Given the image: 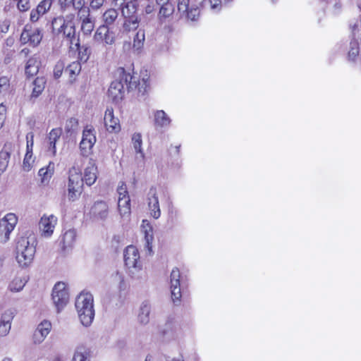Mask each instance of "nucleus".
<instances>
[{"label":"nucleus","instance_id":"1","mask_svg":"<svg viewBox=\"0 0 361 361\" xmlns=\"http://www.w3.org/2000/svg\"><path fill=\"white\" fill-rule=\"evenodd\" d=\"M37 244V238L32 233L17 238L16 258L20 267H26L32 263L36 252Z\"/></svg>","mask_w":361,"mask_h":361},{"label":"nucleus","instance_id":"2","mask_svg":"<svg viewBox=\"0 0 361 361\" xmlns=\"http://www.w3.org/2000/svg\"><path fill=\"white\" fill-rule=\"evenodd\" d=\"M75 305L82 324L90 326L94 318L93 295L90 293H81L76 298Z\"/></svg>","mask_w":361,"mask_h":361},{"label":"nucleus","instance_id":"3","mask_svg":"<svg viewBox=\"0 0 361 361\" xmlns=\"http://www.w3.org/2000/svg\"><path fill=\"white\" fill-rule=\"evenodd\" d=\"M84 180L78 168L73 166L69 170L68 177V197L71 201H75L82 193Z\"/></svg>","mask_w":361,"mask_h":361},{"label":"nucleus","instance_id":"4","mask_svg":"<svg viewBox=\"0 0 361 361\" xmlns=\"http://www.w3.org/2000/svg\"><path fill=\"white\" fill-rule=\"evenodd\" d=\"M51 298L57 312H60L69 300V293L66 283L63 282L56 283L53 288Z\"/></svg>","mask_w":361,"mask_h":361},{"label":"nucleus","instance_id":"5","mask_svg":"<svg viewBox=\"0 0 361 361\" xmlns=\"http://www.w3.org/2000/svg\"><path fill=\"white\" fill-rule=\"evenodd\" d=\"M170 283L172 300L175 305H178L182 297L181 290L184 284V279L177 267L173 268L171 271Z\"/></svg>","mask_w":361,"mask_h":361},{"label":"nucleus","instance_id":"6","mask_svg":"<svg viewBox=\"0 0 361 361\" xmlns=\"http://www.w3.org/2000/svg\"><path fill=\"white\" fill-rule=\"evenodd\" d=\"M18 223V217L13 213H8L0 219V243H5L9 238Z\"/></svg>","mask_w":361,"mask_h":361},{"label":"nucleus","instance_id":"7","mask_svg":"<svg viewBox=\"0 0 361 361\" xmlns=\"http://www.w3.org/2000/svg\"><path fill=\"white\" fill-rule=\"evenodd\" d=\"M189 2L190 0H178L177 5L178 11L180 13V18L188 20L196 21L200 14V5L197 3L194 6H190Z\"/></svg>","mask_w":361,"mask_h":361},{"label":"nucleus","instance_id":"8","mask_svg":"<svg viewBox=\"0 0 361 361\" xmlns=\"http://www.w3.org/2000/svg\"><path fill=\"white\" fill-rule=\"evenodd\" d=\"M95 142L94 129L92 127L86 126L83 130L82 140L80 143V149L82 157H87L91 153Z\"/></svg>","mask_w":361,"mask_h":361},{"label":"nucleus","instance_id":"9","mask_svg":"<svg viewBox=\"0 0 361 361\" xmlns=\"http://www.w3.org/2000/svg\"><path fill=\"white\" fill-rule=\"evenodd\" d=\"M74 18L73 14L66 15V22L59 32V34H62L63 37L69 42L70 48L71 49H73L74 42L80 39L79 35H76Z\"/></svg>","mask_w":361,"mask_h":361},{"label":"nucleus","instance_id":"10","mask_svg":"<svg viewBox=\"0 0 361 361\" xmlns=\"http://www.w3.org/2000/svg\"><path fill=\"white\" fill-rule=\"evenodd\" d=\"M125 265L129 269L139 271L142 269V263L140 260V254L136 247L129 245L123 252Z\"/></svg>","mask_w":361,"mask_h":361},{"label":"nucleus","instance_id":"11","mask_svg":"<svg viewBox=\"0 0 361 361\" xmlns=\"http://www.w3.org/2000/svg\"><path fill=\"white\" fill-rule=\"evenodd\" d=\"M42 37L41 29L32 28L30 26L25 25L20 35V40L23 44L30 43L32 46L37 47L42 41Z\"/></svg>","mask_w":361,"mask_h":361},{"label":"nucleus","instance_id":"12","mask_svg":"<svg viewBox=\"0 0 361 361\" xmlns=\"http://www.w3.org/2000/svg\"><path fill=\"white\" fill-rule=\"evenodd\" d=\"M112 5L118 10H121V14L124 18L134 16V14L137 11V6L132 1H126V0H114Z\"/></svg>","mask_w":361,"mask_h":361},{"label":"nucleus","instance_id":"13","mask_svg":"<svg viewBox=\"0 0 361 361\" xmlns=\"http://www.w3.org/2000/svg\"><path fill=\"white\" fill-rule=\"evenodd\" d=\"M147 204L149 209L151 211V215L154 219H158L161 215V211L157 189L154 187H151L147 193Z\"/></svg>","mask_w":361,"mask_h":361},{"label":"nucleus","instance_id":"14","mask_svg":"<svg viewBox=\"0 0 361 361\" xmlns=\"http://www.w3.org/2000/svg\"><path fill=\"white\" fill-rule=\"evenodd\" d=\"M108 96L115 103H118L124 97V84L122 83L121 80L115 78L111 82L110 87L108 90Z\"/></svg>","mask_w":361,"mask_h":361},{"label":"nucleus","instance_id":"15","mask_svg":"<svg viewBox=\"0 0 361 361\" xmlns=\"http://www.w3.org/2000/svg\"><path fill=\"white\" fill-rule=\"evenodd\" d=\"M142 230L144 233V247L149 255L153 254L152 243L154 241L153 228L147 220H143Z\"/></svg>","mask_w":361,"mask_h":361},{"label":"nucleus","instance_id":"16","mask_svg":"<svg viewBox=\"0 0 361 361\" xmlns=\"http://www.w3.org/2000/svg\"><path fill=\"white\" fill-rule=\"evenodd\" d=\"M57 223V218L54 215L49 216H43L39 221V228L42 235L44 237H49L54 232V229Z\"/></svg>","mask_w":361,"mask_h":361},{"label":"nucleus","instance_id":"17","mask_svg":"<svg viewBox=\"0 0 361 361\" xmlns=\"http://www.w3.org/2000/svg\"><path fill=\"white\" fill-rule=\"evenodd\" d=\"M15 315V311L8 309L4 311L0 317V336H6L11 328V322Z\"/></svg>","mask_w":361,"mask_h":361},{"label":"nucleus","instance_id":"18","mask_svg":"<svg viewBox=\"0 0 361 361\" xmlns=\"http://www.w3.org/2000/svg\"><path fill=\"white\" fill-rule=\"evenodd\" d=\"M157 4L160 6L157 15L158 20L161 23H164L166 19H169L174 13L176 9V2L173 1Z\"/></svg>","mask_w":361,"mask_h":361},{"label":"nucleus","instance_id":"19","mask_svg":"<svg viewBox=\"0 0 361 361\" xmlns=\"http://www.w3.org/2000/svg\"><path fill=\"white\" fill-rule=\"evenodd\" d=\"M115 77L118 79V80H121L122 83L124 84V86H126L128 90L137 87V84L135 77L131 75L130 73H127L122 67L118 68L116 71Z\"/></svg>","mask_w":361,"mask_h":361},{"label":"nucleus","instance_id":"20","mask_svg":"<svg viewBox=\"0 0 361 361\" xmlns=\"http://www.w3.org/2000/svg\"><path fill=\"white\" fill-rule=\"evenodd\" d=\"M90 214L97 219L104 220L109 214V206L104 201H97L91 207Z\"/></svg>","mask_w":361,"mask_h":361},{"label":"nucleus","instance_id":"21","mask_svg":"<svg viewBox=\"0 0 361 361\" xmlns=\"http://www.w3.org/2000/svg\"><path fill=\"white\" fill-rule=\"evenodd\" d=\"M51 329V324L49 322L44 320L42 322L35 331L33 334V341L35 343H42L47 335L49 334Z\"/></svg>","mask_w":361,"mask_h":361},{"label":"nucleus","instance_id":"22","mask_svg":"<svg viewBox=\"0 0 361 361\" xmlns=\"http://www.w3.org/2000/svg\"><path fill=\"white\" fill-rule=\"evenodd\" d=\"M104 124L106 130L110 133H117L120 130L121 127L118 119L114 116L112 109H107L104 114Z\"/></svg>","mask_w":361,"mask_h":361},{"label":"nucleus","instance_id":"23","mask_svg":"<svg viewBox=\"0 0 361 361\" xmlns=\"http://www.w3.org/2000/svg\"><path fill=\"white\" fill-rule=\"evenodd\" d=\"M87 13L80 17L81 31L85 35H90L94 28L95 18L90 16L89 8H87Z\"/></svg>","mask_w":361,"mask_h":361},{"label":"nucleus","instance_id":"24","mask_svg":"<svg viewBox=\"0 0 361 361\" xmlns=\"http://www.w3.org/2000/svg\"><path fill=\"white\" fill-rule=\"evenodd\" d=\"M151 310L152 306L148 300H145L141 303L138 314V321L140 323L142 324L149 323Z\"/></svg>","mask_w":361,"mask_h":361},{"label":"nucleus","instance_id":"25","mask_svg":"<svg viewBox=\"0 0 361 361\" xmlns=\"http://www.w3.org/2000/svg\"><path fill=\"white\" fill-rule=\"evenodd\" d=\"M78 51V59L82 62H87L91 54V49L87 44L80 45V39L74 42L73 49Z\"/></svg>","mask_w":361,"mask_h":361},{"label":"nucleus","instance_id":"26","mask_svg":"<svg viewBox=\"0 0 361 361\" xmlns=\"http://www.w3.org/2000/svg\"><path fill=\"white\" fill-rule=\"evenodd\" d=\"M62 134L61 128H54L52 129L48 135L49 140V150L52 152V154L54 156L56 153V144L57 141L59 140L61 135Z\"/></svg>","mask_w":361,"mask_h":361},{"label":"nucleus","instance_id":"27","mask_svg":"<svg viewBox=\"0 0 361 361\" xmlns=\"http://www.w3.org/2000/svg\"><path fill=\"white\" fill-rule=\"evenodd\" d=\"M97 166H95L94 164H90V166H87L85 169V171H84V177L83 178V180L85 181V183L90 186L92 185H93L97 177Z\"/></svg>","mask_w":361,"mask_h":361},{"label":"nucleus","instance_id":"28","mask_svg":"<svg viewBox=\"0 0 361 361\" xmlns=\"http://www.w3.org/2000/svg\"><path fill=\"white\" fill-rule=\"evenodd\" d=\"M76 239V231L75 229H69L63 235L61 243L62 249L65 250L66 248L71 247Z\"/></svg>","mask_w":361,"mask_h":361},{"label":"nucleus","instance_id":"29","mask_svg":"<svg viewBox=\"0 0 361 361\" xmlns=\"http://www.w3.org/2000/svg\"><path fill=\"white\" fill-rule=\"evenodd\" d=\"M171 119L163 110L157 111L154 114L156 127L165 128L170 125Z\"/></svg>","mask_w":361,"mask_h":361},{"label":"nucleus","instance_id":"30","mask_svg":"<svg viewBox=\"0 0 361 361\" xmlns=\"http://www.w3.org/2000/svg\"><path fill=\"white\" fill-rule=\"evenodd\" d=\"M118 208L122 217L130 214V200L129 197H118Z\"/></svg>","mask_w":361,"mask_h":361},{"label":"nucleus","instance_id":"31","mask_svg":"<svg viewBox=\"0 0 361 361\" xmlns=\"http://www.w3.org/2000/svg\"><path fill=\"white\" fill-rule=\"evenodd\" d=\"M10 159V147L5 145L0 152V175L7 169Z\"/></svg>","mask_w":361,"mask_h":361},{"label":"nucleus","instance_id":"32","mask_svg":"<svg viewBox=\"0 0 361 361\" xmlns=\"http://www.w3.org/2000/svg\"><path fill=\"white\" fill-rule=\"evenodd\" d=\"M90 350L83 346H78L75 349L72 361H90Z\"/></svg>","mask_w":361,"mask_h":361},{"label":"nucleus","instance_id":"33","mask_svg":"<svg viewBox=\"0 0 361 361\" xmlns=\"http://www.w3.org/2000/svg\"><path fill=\"white\" fill-rule=\"evenodd\" d=\"M117 11L118 9L114 7L113 8L106 10L104 13L102 18L104 22V25L108 27L109 25H113L114 23L118 16Z\"/></svg>","mask_w":361,"mask_h":361},{"label":"nucleus","instance_id":"34","mask_svg":"<svg viewBox=\"0 0 361 361\" xmlns=\"http://www.w3.org/2000/svg\"><path fill=\"white\" fill-rule=\"evenodd\" d=\"M39 71L38 61L36 58H30L25 66V72L27 77L36 75Z\"/></svg>","mask_w":361,"mask_h":361},{"label":"nucleus","instance_id":"35","mask_svg":"<svg viewBox=\"0 0 361 361\" xmlns=\"http://www.w3.org/2000/svg\"><path fill=\"white\" fill-rule=\"evenodd\" d=\"M45 80L44 78H37L33 81V89L31 94V98H37L41 94L44 89Z\"/></svg>","mask_w":361,"mask_h":361},{"label":"nucleus","instance_id":"36","mask_svg":"<svg viewBox=\"0 0 361 361\" xmlns=\"http://www.w3.org/2000/svg\"><path fill=\"white\" fill-rule=\"evenodd\" d=\"M132 142L133 144V147L136 152V153L140 154L142 159H144L145 154L142 149V135L139 133H135L132 136Z\"/></svg>","mask_w":361,"mask_h":361},{"label":"nucleus","instance_id":"37","mask_svg":"<svg viewBox=\"0 0 361 361\" xmlns=\"http://www.w3.org/2000/svg\"><path fill=\"white\" fill-rule=\"evenodd\" d=\"M66 22V16L65 17L60 16L53 18V20H51V27L53 32L56 35H59L61 29H62Z\"/></svg>","mask_w":361,"mask_h":361},{"label":"nucleus","instance_id":"38","mask_svg":"<svg viewBox=\"0 0 361 361\" xmlns=\"http://www.w3.org/2000/svg\"><path fill=\"white\" fill-rule=\"evenodd\" d=\"M25 285V281L21 278L14 279L9 284L8 289L11 292H19L23 290Z\"/></svg>","mask_w":361,"mask_h":361},{"label":"nucleus","instance_id":"39","mask_svg":"<svg viewBox=\"0 0 361 361\" xmlns=\"http://www.w3.org/2000/svg\"><path fill=\"white\" fill-rule=\"evenodd\" d=\"M145 39V32L144 30H140L137 31L135 35L133 40V47L137 50L140 49L144 44V42Z\"/></svg>","mask_w":361,"mask_h":361},{"label":"nucleus","instance_id":"40","mask_svg":"<svg viewBox=\"0 0 361 361\" xmlns=\"http://www.w3.org/2000/svg\"><path fill=\"white\" fill-rule=\"evenodd\" d=\"M360 47L357 40L353 39L350 44V51L348 52V57L350 60L354 61L359 55Z\"/></svg>","mask_w":361,"mask_h":361},{"label":"nucleus","instance_id":"41","mask_svg":"<svg viewBox=\"0 0 361 361\" xmlns=\"http://www.w3.org/2000/svg\"><path fill=\"white\" fill-rule=\"evenodd\" d=\"M109 27L106 25H100L96 30L93 39L94 41H102L106 34L109 31Z\"/></svg>","mask_w":361,"mask_h":361},{"label":"nucleus","instance_id":"42","mask_svg":"<svg viewBox=\"0 0 361 361\" xmlns=\"http://www.w3.org/2000/svg\"><path fill=\"white\" fill-rule=\"evenodd\" d=\"M81 70L79 63L73 62L70 64L65 70V73L68 74L70 77L78 75Z\"/></svg>","mask_w":361,"mask_h":361},{"label":"nucleus","instance_id":"43","mask_svg":"<svg viewBox=\"0 0 361 361\" xmlns=\"http://www.w3.org/2000/svg\"><path fill=\"white\" fill-rule=\"evenodd\" d=\"M78 127V121L75 118H71L66 121L65 130L68 133L75 132Z\"/></svg>","mask_w":361,"mask_h":361},{"label":"nucleus","instance_id":"44","mask_svg":"<svg viewBox=\"0 0 361 361\" xmlns=\"http://www.w3.org/2000/svg\"><path fill=\"white\" fill-rule=\"evenodd\" d=\"M125 22L123 24L124 27L126 30H130L136 29L138 26V20L137 18L134 16L128 17L125 18Z\"/></svg>","mask_w":361,"mask_h":361},{"label":"nucleus","instance_id":"45","mask_svg":"<svg viewBox=\"0 0 361 361\" xmlns=\"http://www.w3.org/2000/svg\"><path fill=\"white\" fill-rule=\"evenodd\" d=\"M51 6V0H42L35 8L41 16L48 11Z\"/></svg>","mask_w":361,"mask_h":361},{"label":"nucleus","instance_id":"46","mask_svg":"<svg viewBox=\"0 0 361 361\" xmlns=\"http://www.w3.org/2000/svg\"><path fill=\"white\" fill-rule=\"evenodd\" d=\"M10 87L9 78L6 76L0 77V93L7 92Z\"/></svg>","mask_w":361,"mask_h":361},{"label":"nucleus","instance_id":"47","mask_svg":"<svg viewBox=\"0 0 361 361\" xmlns=\"http://www.w3.org/2000/svg\"><path fill=\"white\" fill-rule=\"evenodd\" d=\"M30 8V0H18V8L20 11H26Z\"/></svg>","mask_w":361,"mask_h":361},{"label":"nucleus","instance_id":"48","mask_svg":"<svg viewBox=\"0 0 361 361\" xmlns=\"http://www.w3.org/2000/svg\"><path fill=\"white\" fill-rule=\"evenodd\" d=\"M38 174L42 176V183H44L47 180L48 178L51 176L50 172L48 169L42 168L39 170Z\"/></svg>","mask_w":361,"mask_h":361},{"label":"nucleus","instance_id":"49","mask_svg":"<svg viewBox=\"0 0 361 361\" xmlns=\"http://www.w3.org/2000/svg\"><path fill=\"white\" fill-rule=\"evenodd\" d=\"M102 41H104L106 44H113L115 42L114 34L110 32L109 30Z\"/></svg>","mask_w":361,"mask_h":361},{"label":"nucleus","instance_id":"50","mask_svg":"<svg viewBox=\"0 0 361 361\" xmlns=\"http://www.w3.org/2000/svg\"><path fill=\"white\" fill-rule=\"evenodd\" d=\"M210 7L212 10L219 11L222 6L221 0H209Z\"/></svg>","mask_w":361,"mask_h":361},{"label":"nucleus","instance_id":"51","mask_svg":"<svg viewBox=\"0 0 361 361\" xmlns=\"http://www.w3.org/2000/svg\"><path fill=\"white\" fill-rule=\"evenodd\" d=\"M118 193L119 195V197H129L126 185L124 183H122V184L118 186Z\"/></svg>","mask_w":361,"mask_h":361},{"label":"nucleus","instance_id":"52","mask_svg":"<svg viewBox=\"0 0 361 361\" xmlns=\"http://www.w3.org/2000/svg\"><path fill=\"white\" fill-rule=\"evenodd\" d=\"M6 106L2 104H0V129L2 128L6 118Z\"/></svg>","mask_w":361,"mask_h":361},{"label":"nucleus","instance_id":"53","mask_svg":"<svg viewBox=\"0 0 361 361\" xmlns=\"http://www.w3.org/2000/svg\"><path fill=\"white\" fill-rule=\"evenodd\" d=\"M84 5V0H73V6L75 9L82 10L83 12H87V9H82V6Z\"/></svg>","mask_w":361,"mask_h":361},{"label":"nucleus","instance_id":"54","mask_svg":"<svg viewBox=\"0 0 361 361\" xmlns=\"http://www.w3.org/2000/svg\"><path fill=\"white\" fill-rule=\"evenodd\" d=\"M63 73V66L62 64H57L54 71V75L55 78H59L61 76Z\"/></svg>","mask_w":361,"mask_h":361},{"label":"nucleus","instance_id":"55","mask_svg":"<svg viewBox=\"0 0 361 361\" xmlns=\"http://www.w3.org/2000/svg\"><path fill=\"white\" fill-rule=\"evenodd\" d=\"M104 1L105 0H92L90 6L93 9H98L103 5Z\"/></svg>","mask_w":361,"mask_h":361},{"label":"nucleus","instance_id":"56","mask_svg":"<svg viewBox=\"0 0 361 361\" xmlns=\"http://www.w3.org/2000/svg\"><path fill=\"white\" fill-rule=\"evenodd\" d=\"M40 16L41 15L38 13L36 9H32L30 13V18L32 22H37Z\"/></svg>","mask_w":361,"mask_h":361},{"label":"nucleus","instance_id":"57","mask_svg":"<svg viewBox=\"0 0 361 361\" xmlns=\"http://www.w3.org/2000/svg\"><path fill=\"white\" fill-rule=\"evenodd\" d=\"M10 23L8 20H4L0 25V30L1 32L6 33L8 31Z\"/></svg>","mask_w":361,"mask_h":361},{"label":"nucleus","instance_id":"58","mask_svg":"<svg viewBox=\"0 0 361 361\" xmlns=\"http://www.w3.org/2000/svg\"><path fill=\"white\" fill-rule=\"evenodd\" d=\"M73 0H59V4L63 9L70 7L73 5Z\"/></svg>","mask_w":361,"mask_h":361},{"label":"nucleus","instance_id":"59","mask_svg":"<svg viewBox=\"0 0 361 361\" xmlns=\"http://www.w3.org/2000/svg\"><path fill=\"white\" fill-rule=\"evenodd\" d=\"M154 11V6L153 5H147L145 8V11L147 14H150L152 13L153 11Z\"/></svg>","mask_w":361,"mask_h":361},{"label":"nucleus","instance_id":"60","mask_svg":"<svg viewBox=\"0 0 361 361\" xmlns=\"http://www.w3.org/2000/svg\"><path fill=\"white\" fill-rule=\"evenodd\" d=\"M29 53H30V50H29V49H27V48H24V49H23L21 50V51H20V55H22V56H27L29 54Z\"/></svg>","mask_w":361,"mask_h":361},{"label":"nucleus","instance_id":"61","mask_svg":"<svg viewBox=\"0 0 361 361\" xmlns=\"http://www.w3.org/2000/svg\"><path fill=\"white\" fill-rule=\"evenodd\" d=\"M356 30H359V25L358 24H355L354 25L352 26V31H353V35H355Z\"/></svg>","mask_w":361,"mask_h":361},{"label":"nucleus","instance_id":"62","mask_svg":"<svg viewBox=\"0 0 361 361\" xmlns=\"http://www.w3.org/2000/svg\"><path fill=\"white\" fill-rule=\"evenodd\" d=\"M4 257L0 256V274L1 273L2 268L4 266Z\"/></svg>","mask_w":361,"mask_h":361},{"label":"nucleus","instance_id":"63","mask_svg":"<svg viewBox=\"0 0 361 361\" xmlns=\"http://www.w3.org/2000/svg\"><path fill=\"white\" fill-rule=\"evenodd\" d=\"M341 4L340 3H336V4H334V8H335V10H338V11H339V10L341 9Z\"/></svg>","mask_w":361,"mask_h":361},{"label":"nucleus","instance_id":"64","mask_svg":"<svg viewBox=\"0 0 361 361\" xmlns=\"http://www.w3.org/2000/svg\"><path fill=\"white\" fill-rule=\"evenodd\" d=\"M169 357L166 358V361H184L182 358L176 359L173 358L171 360H168Z\"/></svg>","mask_w":361,"mask_h":361}]
</instances>
